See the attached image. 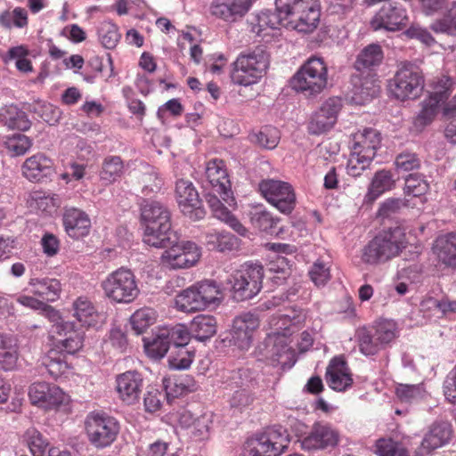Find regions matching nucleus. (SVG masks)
Segmentation results:
<instances>
[{"label":"nucleus","mask_w":456,"mask_h":456,"mask_svg":"<svg viewBox=\"0 0 456 456\" xmlns=\"http://www.w3.org/2000/svg\"><path fill=\"white\" fill-rule=\"evenodd\" d=\"M45 364L50 375L54 379L64 374L69 369L66 355L62 354L58 349H54L53 347L49 351L46 362Z\"/></svg>","instance_id":"54"},{"label":"nucleus","mask_w":456,"mask_h":456,"mask_svg":"<svg viewBox=\"0 0 456 456\" xmlns=\"http://www.w3.org/2000/svg\"><path fill=\"white\" fill-rule=\"evenodd\" d=\"M186 335L182 323L159 328L151 336L142 338L144 352L150 358L160 360L171 346H186Z\"/></svg>","instance_id":"12"},{"label":"nucleus","mask_w":456,"mask_h":456,"mask_svg":"<svg viewBox=\"0 0 456 456\" xmlns=\"http://www.w3.org/2000/svg\"><path fill=\"white\" fill-rule=\"evenodd\" d=\"M261 433L265 436L271 449L274 452V455L280 456L289 447L291 437L287 428L281 425H273L265 428Z\"/></svg>","instance_id":"38"},{"label":"nucleus","mask_w":456,"mask_h":456,"mask_svg":"<svg viewBox=\"0 0 456 456\" xmlns=\"http://www.w3.org/2000/svg\"><path fill=\"white\" fill-rule=\"evenodd\" d=\"M31 403L45 410L63 403L64 392L56 385L45 381L34 382L28 389Z\"/></svg>","instance_id":"21"},{"label":"nucleus","mask_w":456,"mask_h":456,"mask_svg":"<svg viewBox=\"0 0 456 456\" xmlns=\"http://www.w3.org/2000/svg\"><path fill=\"white\" fill-rule=\"evenodd\" d=\"M220 285L215 280H203L182 290L175 297L178 310L185 313L205 310L219 302Z\"/></svg>","instance_id":"9"},{"label":"nucleus","mask_w":456,"mask_h":456,"mask_svg":"<svg viewBox=\"0 0 456 456\" xmlns=\"http://www.w3.org/2000/svg\"><path fill=\"white\" fill-rule=\"evenodd\" d=\"M265 269L262 264L245 262L229 275L222 284L235 302H244L255 297L263 288Z\"/></svg>","instance_id":"5"},{"label":"nucleus","mask_w":456,"mask_h":456,"mask_svg":"<svg viewBox=\"0 0 456 456\" xmlns=\"http://www.w3.org/2000/svg\"><path fill=\"white\" fill-rule=\"evenodd\" d=\"M255 0H215L211 12L227 22L241 19L250 9Z\"/></svg>","instance_id":"25"},{"label":"nucleus","mask_w":456,"mask_h":456,"mask_svg":"<svg viewBox=\"0 0 456 456\" xmlns=\"http://www.w3.org/2000/svg\"><path fill=\"white\" fill-rule=\"evenodd\" d=\"M206 201L213 212V215L217 219L224 222L240 236L247 237L248 231L240 223V221L222 203L217 196L210 195L206 196Z\"/></svg>","instance_id":"30"},{"label":"nucleus","mask_w":456,"mask_h":456,"mask_svg":"<svg viewBox=\"0 0 456 456\" xmlns=\"http://www.w3.org/2000/svg\"><path fill=\"white\" fill-rule=\"evenodd\" d=\"M292 89L313 97L332 86L328 76V65L323 57L312 55L289 79Z\"/></svg>","instance_id":"6"},{"label":"nucleus","mask_w":456,"mask_h":456,"mask_svg":"<svg viewBox=\"0 0 456 456\" xmlns=\"http://www.w3.org/2000/svg\"><path fill=\"white\" fill-rule=\"evenodd\" d=\"M259 324L257 314L250 312L242 313L233 319L232 329L221 333L216 342L224 347L234 346L240 350H248Z\"/></svg>","instance_id":"13"},{"label":"nucleus","mask_w":456,"mask_h":456,"mask_svg":"<svg viewBox=\"0 0 456 456\" xmlns=\"http://www.w3.org/2000/svg\"><path fill=\"white\" fill-rule=\"evenodd\" d=\"M395 166L398 171L409 172L419 169L420 167V160L415 153L402 152L396 156Z\"/></svg>","instance_id":"62"},{"label":"nucleus","mask_w":456,"mask_h":456,"mask_svg":"<svg viewBox=\"0 0 456 456\" xmlns=\"http://www.w3.org/2000/svg\"><path fill=\"white\" fill-rule=\"evenodd\" d=\"M409 206V200L404 198L390 197L379 203L376 212V219L380 220L382 224L385 221H394L395 225L400 224L404 226L405 220L400 217L403 210Z\"/></svg>","instance_id":"34"},{"label":"nucleus","mask_w":456,"mask_h":456,"mask_svg":"<svg viewBox=\"0 0 456 456\" xmlns=\"http://www.w3.org/2000/svg\"><path fill=\"white\" fill-rule=\"evenodd\" d=\"M403 34L409 39H417L426 45H432L436 43L431 33L419 24H411L408 28L403 30Z\"/></svg>","instance_id":"64"},{"label":"nucleus","mask_w":456,"mask_h":456,"mask_svg":"<svg viewBox=\"0 0 456 456\" xmlns=\"http://www.w3.org/2000/svg\"><path fill=\"white\" fill-rule=\"evenodd\" d=\"M28 285L31 287L30 292L45 301L54 302L60 298L61 284L58 279L31 278Z\"/></svg>","instance_id":"35"},{"label":"nucleus","mask_w":456,"mask_h":456,"mask_svg":"<svg viewBox=\"0 0 456 456\" xmlns=\"http://www.w3.org/2000/svg\"><path fill=\"white\" fill-rule=\"evenodd\" d=\"M429 190V183L422 174H409L405 177L403 193L407 196L420 197Z\"/></svg>","instance_id":"52"},{"label":"nucleus","mask_w":456,"mask_h":456,"mask_svg":"<svg viewBox=\"0 0 456 456\" xmlns=\"http://www.w3.org/2000/svg\"><path fill=\"white\" fill-rule=\"evenodd\" d=\"M397 337V325L392 320L380 321L372 327H359L354 334L359 351L366 357L378 354Z\"/></svg>","instance_id":"8"},{"label":"nucleus","mask_w":456,"mask_h":456,"mask_svg":"<svg viewBox=\"0 0 456 456\" xmlns=\"http://www.w3.org/2000/svg\"><path fill=\"white\" fill-rule=\"evenodd\" d=\"M26 111L13 103L4 105L0 108V123L10 130L26 132L32 126Z\"/></svg>","instance_id":"28"},{"label":"nucleus","mask_w":456,"mask_h":456,"mask_svg":"<svg viewBox=\"0 0 456 456\" xmlns=\"http://www.w3.org/2000/svg\"><path fill=\"white\" fill-rule=\"evenodd\" d=\"M175 199L183 216L191 222L205 218L207 210L192 182L179 179L175 183Z\"/></svg>","instance_id":"16"},{"label":"nucleus","mask_w":456,"mask_h":456,"mask_svg":"<svg viewBox=\"0 0 456 456\" xmlns=\"http://www.w3.org/2000/svg\"><path fill=\"white\" fill-rule=\"evenodd\" d=\"M125 174L124 162L120 156L104 158L100 171V178L105 184H111L119 180Z\"/></svg>","instance_id":"43"},{"label":"nucleus","mask_w":456,"mask_h":456,"mask_svg":"<svg viewBox=\"0 0 456 456\" xmlns=\"http://www.w3.org/2000/svg\"><path fill=\"white\" fill-rule=\"evenodd\" d=\"M156 321V313L152 308L143 307L136 310L129 318L131 330L134 335L143 334Z\"/></svg>","instance_id":"47"},{"label":"nucleus","mask_w":456,"mask_h":456,"mask_svg":"<svg viewBox=\"0 0 456 456\" xmlns=\"http://www.w3.org/2000/svg\"><path fill=\"white\" fill-rule=\"evenodd\" d=\"M430 29L435 33H442L447 36H456V1L452 3L444 17L436 20L430 25Z\"/></svg>","instance_id":"49"},{"label":"nucleus","mask_w":456,"mask_h":456,"mask_svg":"<svg viewBox=\"0 0 456 456\" xmlns=\"http://www.w3.org/2000/svg\"><path fill=\"white\" fill-rule=\"evenodd\" d=\"M423 384L411 385V384H398L395 387V395L402 403H411L423 397L424 395Z\"/></svg>","instance_id":"55"},{"label":"nucleus","mask_w":456,"mask_h":456,"mask_svg":"<svg viewBox=\"0 0 456 456\" xmlns=\"http://www.w3.org/2000/svg\"><path fill=\"white\" fill-rule=\"evenodd\" d=\"M205 174L207 180L202 184V196L206 200L208 193L217 196L229 205L234 201L232 183L229 178L226 163L224 159L215 158L207 162Z\"/></svg>","instance_id":"14"},{"label":"nucleus","mask_w":456,"mask_h":456,"mask_svg":"<svg viewBox=\"0 0 456 456\" xmlns=\"http://www.w3.org/2000/svg\"><path fill=\"white\" fill-rule=\"evenodd\" d=\"M396 179L391 170L382 168L377 170L368 185L363 198L364 205H372L381 195L395 188Z\"/></svg>","instance_id":"26"},{"label":"nucleus","mask_w":456,"mask_h":456,"mask_svg":"<svg viewBox=\"0 0 456 456\" xmlns=\"http://www.w3.org/2000/svg\"><path fill=\"white\" fill-rule=\"evenodd\" d=\"M248 216L253 227L258 229L260 232L271 235H279L283 232V229L278 226L281 218L273 216L263 205L253 207L248 213Z\"/></svg>","instance_id":"31"},{"label":"nucleus","mask_w":456,"mask_h":456,"mask_svg":"<svg viewBox=\"0 0 456 456\" xmlns=\"http://www.w3.org/2000/svg\"><path fill=\"white\" fill-rule=\"evenodd\" d=\"M325 377L329 387L338 392L346 391L354 383L350 371H326Z\"/></svg>","instance_id":"56"},{"label":"nucleus","mask_w":456,"mask_h":456,"mask_svg":"<svg viewBox=\"0 0 456 456\" xmlns=\"http://www.w3.org/2000/svg\"><path fill=\"white\" fill-rule=\"evenodd\" d=\"M22 174L32 183H48L56 174L53 160L44 153H37L25 160Z\"/></svg>","instance_id":"22"},{"label":"nucleus","mask_w":456,"mask_h":456,"mask_svg":"<svg viewBox=\"0 0 456 456\" xmlns=\"http://www.w3.org/2000/svg\"><path fill=\"white\" fill-rule=\"evenodd\" d=\"M382 136L380 132L373 127H364L353 136L352 149L357 155L359 163H370L380 148Z\"/></svg>","instance_id":"20"},{"label":"nucleus","mask_w":456,"mask_h":456,"mask_svg":"<svg viewBox=\"0 0 456 456\" xmlns=\"http://www.w3.org/2000/svg\"><path fill=\"white\" fill-rule=\"evenodd\" d=\"M265 436L260 432L255 433L252 436L247 438L243 445L244 456H277L271 449L268 442L265 441Z\"/></svg>","instance_id":"46"},{"label":"nucleus","mask_w":456,"mask_h":456,"mask_svg":"<svg viewBox=\"0 0 456 456\" xmlns=\"http://www.w3.org/2000/svg\"><path fill=\"white\" fill-rule=\"evenodd\" d=\"M62 224L69 237L79 240L90 233L91 220L84 211L74 207H64Z\"/></svg>","instance_id":"23"},{"label":"nucleus","mask_w":456,"mask_h":456,"mask_svg":"<svg viewBox=\"0 0 456 456\" xmlns=\"http://www.w3.org/2000/svg\"><path fill=\"white\" fill-rule=\"evenodd\" d=\"M342 108L341 98L330 97L314 111L307 123V133L321 135L330 132L338 120V114Z\"/></svg>","instance_id":"17"},{"label":"nucleus","mask_w":456,"mask_h":456,"mask_svg":"<svg viewBox=\"0 0 456 456\" xmlns=\"http://www.w3.org/2000/svg\"><path fill=\"white\" fill-rule=\"evenodd\" d=\"M308 275L311 281L317 286L325 285L330 279V268L321 260H317L313 264Z\"/></svg>","instance_id":"63"},{"label":"nucleus","mask_w":456,"mask_h":456,"mask_svg":"<svg viewBox=\"0 0 456 456\" xmlns=\"http://www.w3.org/2000/svg\"><path fill=\"white\" fill-rule=\"evenodd\" d=\"M248 140L262 149L273 150L280 142L281 132L273 126H264L257 132L250 133Z\"/></svg>","instance_id":"42"},{"label":"nucleus","mask_w":456,"mask_h":456,"mask_svg":"<svg viewBox=\"0 0 456 456\" xmlns=\"http://www.w3.org/2000/svg\"><path fill=\"white\" fill-rule=\"evenodd\" d=\"M269 65L270 54L263 45L246 49L232 64V82L242 86L257 84L266 74Z\"/></svg>","instance_id":"4"},{"label":"nucleus","mask_w":456,"mask_h":456,"mask_svg":"<svg viewBox=\"0 0 456 456\" xmlns=\"http://www.w3.org/2000/svg\"><path fill=\"white\" fill-rule=\"evenodd\" d=\"M377 454L379 456H409L406 448L392 440H379L377 444Z\"/></svg>","instance_id":"61"},{"label":"nucleus","mask_w":456,"mask_h":456,"mask_svg":"<svg viewBox=\"0 0 456 456\" xmlns=\"http://www.w3.org/2000/svg\"><path fill=\"white\" fill-rule=\"evenodd\" d=\"M407 11L399 4H386L375 14L370 21L373 30L385 29L395 32L403 30L408 24Z\"/></svg>","instance_id":"18"},{"label":"nucleus","mask_w":456,"mask_h":456,"mask_svg":"<svg viewBox=\"0 0 456 456\" xmlns=\"http://www.w3.org/2000/svg\"><path fill=\"white\" fill-rule=\"evenodd\" d=\"M339 442V433L329 423L315 422L308 436L300 441L304 450H332Z\"/></svg>","instance_id":"19"},{"label":"nucleus","mask_w":456,"mask_h":456,"mask_svg":"<svg viewBox=\"0 0 456 456\" xmlns=\"http://www.w3.org/2000/svg\"><path fill=\"white\" fill-rule=\"evenodd\" d=\"M98 37L102 45L109 50L114 49L121 38L118 27L110 20L103 21L98 28Z\"/></svg>","instance_id":"51"},{"label":"nucleus","mask_w":456,"mask_h":456,"mask_svg":"<svg viewBox=\"0 0 456 456\" xmlns=\"http://www.w3.org/2000/svg\"><path fill=\"white\" fill-rule=\"evenodd\" d=\"M24 438L33 456H47V452L53 447L47 436L35 428L27 429Z\"/></svg>","instance_id":"44"},{"label":"nucleus","mask_w":456,"mask_h":456,"mask_svg":"<svg viewBox=\"0 0 456 456\" xmlns=\"http://www.w3.org/2000/svg\"><path fill=\"white\" fill-rule=\"evenodd\" d=\"M175 352H171L167 359L170 370H183L190 368L194 353L189 351L186 346H175Z\"/></svg>","instance_id":"53"},{"label":"nucleus","mask_w":456,"mask_h":456,"mask_svg":"<svg viewBox=\"0 0 456 456\" xmlns=\"http://www.w3.org/2000/svg\"><path fill=\"white\" fill-rule=\"evenodd\" d=\"M140 223L143 229L142 240L153 248H161L175 242L177 232L172 228L171 212L157 200L142 198L140 201Z\"/></svg>","instance_id":"2"},{"label":"nucleus","mask_w":456,"mask_h":456,"mask_svg":"<svg viewBox=\"0 0 456 456\" xmlns=\"http://www.w3.org/2000/svg\"><path fill=\"white\" fill-rule=\"evenodd\" d=\"M212 420L207 414L196 418V422L191 428V436L196 441H204L209 437Z\"/></svg>","instance_id":"60"},{"label":"nucleus","mask_w":456,"mask_h":456,"mask_svg":"<svg viewBox=\"0 0 456 456\" xmlns=\"http://www.w3.org/2000/svg\"><path fill=\"white\" fill-rule=\"evenodd\" d=\"M6 145L8 150L15 156L24 155L31 147V139L20 133L14 134L9 137Z\"/></svg>","instance_id":"59"},{"label":"nucleus","mask_w":456,"mask_h":456,"mask_svg":"<svg viewBox=\"0 0 456 456\" xmlns=\"http://www.w3.org/2000/svg\"><path fill=\"white\" fill-rule=\"evenodd\" d=\"M28 23V12L22 7H15L12 12L5 10L0 13V27L6 30L12 28H23Z\"/></svg>","instance_id":"50"},{"label":"nucleus","mask_w":456,"mask_h":456,"mask_svg":"<svg viewBox=\"0 0 456 456\" xmlns=\"http://www.w3.org/2000/svg\"><path fill=\"white\" fill-rule=\"evenodd\" d=\"M179 240L177 234V240L175 242L167 243V245L160 248H166L162 253L161 260L164 264L169 265L172 269L189 268L198 263L197 256L186 255L183 252H180V249L175 246V243Z\"/></svg>","instance_id":"36"},{"label":"nucleus","mask_w":456,"mask_h":456,"mask_svg":"<svg viewBox=\"0 0 456 456\" xmlns=\"http://www.w3.org/2000/svg\"><path fill=\"white\" fill-rule=\"evenodd\" d=\"M101 287L104 296L116 304L132 303L140 293L134 273L124 267L109 273Z\"/></svg>","instance_id":"10"},{"label":"nucleus","mask_w":456,"mask_h":456,"mask_svg":"<svg viewBox=\"0 0 456 456\" xmlns=\"http://www.w3.org/2000/svg\"><path fill=\"white\" fill-rule=\"evenodd\" d=\"M384 60V52L379 43L366 45L356 57L354 67L356 69H374L380 66Z\"/></svg>","instance_id":"39"},{"label":"nucleus","mask_w":456,"mask_h":456,"mask_svg":"<svg viewBox=\"0 0 456 456\" xmlns=\"http://www.w3.org/2000/svg\"><path fill=\"white\" fill-rule=\"evenodd\" d=\"M205 244L210 251L230 253L240 248L241 240L227 231H215L206 234Z\"/></svg>","instance_id":"29"},{"label":"nucleus","mask_w":456,"mask_h":456,"mask_svg":"<svg viewBox=\"0 0 456 456\" xmlns=\"http://www.w3.org/2000/svg\"><path fill=\"white\" fill-rule=\"evenodd\" d=\"M73 316L81 327L91 328L98 325L99 314L86 297H77L73 303Z\"/></svg>","instance_id":"37"},{"label":"nucleus","mask_w":456,"mask_h":456,"mask_svg":"<svg viewBox=\"0 0 456 456\" xmlns=\"http://www.w3.org/2000/svg\"><path fill=\"white\" fill-rule=\"evenodd\" d=\"M425 79L419 67L412 61H404L387 81V91L396 100L404 102L419 98L424 89Z\"/></svg>","instance_id":"7"},{"label":"nucleus","mask_w":456,"mask_h":456,"mask_svg":"<svg viewBox=\"0 0 456 456\" xmlns=\"http://www.w3.org/2000/svg\"><path fill=\"white\" fill-rule=\"evenodd\" d=\"M452 428L449 422H435L421 442V448L430 452L446 444L452 438Z\"/></svg>","instance_id":"32"},{"label":"nucleus","mask_w":456,"mask_h":456,"mask_svg":"<svg viewBox=\"0 0 456 456\" xmlns=\"http://www.w3.org/2000/svg\"><path fill=\"white\" fill-rule=\"evenodd\" d=\"M380 93V86L378 80L372 77H364L359 80V84H354L353 88V100L355 103L364 105Z\"/></svg>","instance_id":"41"},{"label":"nucleus","mask_w":456,"mask_h":456,"mask_svg":"<svg viewBox=\"0 0 456 456\" xmlns=\"http://www.w3.org/2000/svg\"><path fill=\"white\" fill-rule=\"evenodd\" d=\"M23 108L35 115L37 120H42L49 126L59 124L62 111L51 102L41 99H36L32 102H24Z\"/></svg>","instance_id":"33"},{"label":"nucleus","mask_w":456,"mask_h":456,"mask_svg":"<svg viewBox=\"0 0 456 456\" xmlns=\"http://www.w3.org/2000/svg\"><path fill=\"white\" fill-rule=\"evenodd\" d=\"M275 11L265 9L252 15L248 23L252 31L260 34L267 28L290 26L302 33H310L320 22L319 0H274Z\"/></svg>","instance_id":"1"},{"label":"nucleus","mask_w":456,"mask_h":456,"mask_svg":"<svg viewBox=\"0 0 456 456\" xmlns=\"http://www.w3.org/2000/svg\"><path fill=\"white\" fill-rule=\"evenodd\" d=\"M258 191L269 204L284 215H290L296 208L295 190L288 182L263 179L258 183Z\"/></svg>","instance_id":"15"},{"label":"nucleus","mask_w":456,"mask_h":456,"mask_svg":"<svg viewBox=\"0 0 456 456\" xmlns=\"http://www.w3.org/2000/svg\"><path fill=\"white\" fill-rule=\"evenodd\" d=\"M406 228L400 224L380 231L362 249V260L368 265L385 263L407 247Z\"/></svg>","instance_id":"3"},{"label":"nucleus","mask_w":456,"mask_h":456,"mask_svg":"<svg viewBox=\"0 0 456 456\" xmlns=\"http://www.w3.org/2000/svg\"><path fill=\"white\" fill-rule=\"evenodd\" d=\"M173 379L175 378L172 375L165 376L162 379V388L165 392V397L169 403L175 398L191 393V391H187L186 387H183V385Z\"/></svg>","instance_id":"58"},{"label":"nucleus","mask_w":456,"mask_h":456,"mask_svg":"<svg viewBox=\"0 0 456 456\" xmlns=\"http://www.w3.org/2000/svg\"><path fill=\"white\" fill-rule=\"evenodd\" d=\"M85 425L88 440L96 449L110 446L120 431L119 421L102 411L90 412L86 416Z\"/></svg>","instance_id":"11"},{"label":"nucleus","mask_w":456,"mask_h":456,"mask_svg":"<svg viewBox=\"0 0 456 456\" xmlns=\"http://www.w3.org/2000/svg\"><path fill=\"white\" fill-rule=\"evenodd\" d=\"M264 346L267 351L265 357H270L273 361H279V358L289 351L287 338L281 332L269 334L264 341Z\"/></svg>","instance_id":"48"},{"label":"nucleus","mask_w":456,"mask_h":456,"mask_svg":"<svg viewBox=\"0 0 456 456\" xmlns=\"http://www.w3.org/2000/svg\"><path fill=\"white\" fill-rule=\"evenodd\" d=\"M165 397L162 391L156 386H149L143 396L144 410L154 413L161 409L162 400Z\"/></svg>","instance_id":"57"},{"label":"nucleus","mask_w":456,"mask_h":456,"mask_svg":"<svg viewBox=\"0 0 456 456\" xmlns=\"http://www.w3.org/2000/svg\"><path fill=\"white\" fill-rule=\"evenodd\" d=\"M143 381L142 373L136 370L118 374L116 377V383L117 391L121 399L128 404L137 403L144 385Z\"/></svg>","instance_id":"24"},{"label":"nucleus","mask_w":456,"mask_h":456,"mask_svg":"<svg viewBox=\"0 0 456 456\" xmlns=\"http://www.w3.org/2000/svg\"><path fill=\"white\" fill-rule=\"evenodd\" d=\"M30 54H32V52H30L26 45H20L9 48L3 57V61L7 63L12 60H15L16 69L20 72L28 73L33 70L31 61L28 59Z\"/></svg>","instance_id":"45"},{"label":"nucleus","mask_w":456,"mask_h":456,"mask_svg":"<svg viewBox=\"0 0 456 456\" xmlns=\"http://www.w3.org/2000/svg\"><path fill=\"white\" fill-rule=\"evenodd\" d=\"M439 261L447 266H456V233L449 232L436 240Z\"/></svg>","instance_id":"40"},{"label":"nucleus","mask_w":456,"mask_h":456,"mask_svg":"<svg viewBox=\"0 0 456 456\" xmlns=\"http://www.w3.org/2000/svg\"><path fill=\"white\" fill-rule=\"evenodd\" d=\"M184 330L187 333L186 346L191 338L205 343L216 334L217 321L213 315L200 314L192 319L189 328L184 325Z\"/></svg>","instance_id":"27"}]
</instances>
